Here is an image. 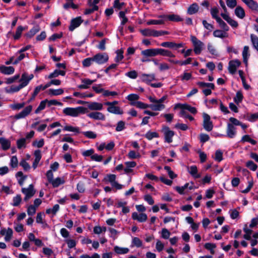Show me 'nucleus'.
<instances>
[{
  "label": "nucleus",
  "mask_w": 258,
  "mask_h": 258,
  "mask_svg": "<svg viewBox=\"0 0 258 258\" xmlns=\"http://www.w3.org/2000/svg\"><path fill=\"white\" fill-rule=\"evenodd\" d=\"M87 112V109L83 106H79L76 108L67 107L63 109L64 114L73 117H77L80 114H84Z\"/></svg>",
  "instance_id": "obj_1"
},
{
  "label": "nucleus",
  "mask_w": 258,
  "mask_h": 258,
  "mask_svg": "<svg viewBox=\"0 0 258 258\" xmlns=\"http://www.w3.org/2000/svg\"><path fill=\"white\" fill-rule=\"evenodd\" d=\"M190 40L193 44L194 51L196 54H199L204 49L205 44L196 36H190Z\"/></svg>",
  "instance_id": "obj_2"
},
{
  "label": "nucleus",
  "mask_w": 258,
  "mask_h": 258,
  "mask_svg": "<svg viewBox=\"0 0 258 258\" xmlns=\"http://www.w3.org/2000/svg\"><path fill=\"white\" fill-rule=\"evenodd\" d=\"M148 98L150 102L152 103V104H150L149 106V108H150L152 110L154 111H160L165 108V105L162 103H159L157 99L155 97L150 96Z\"/></svg>",
  "instance_id": "obj_3"
},
{
  "label": "nucleus",
  "mask_w": 258,
  "mask_h": 258,
  "mask_svg": "<svg viewBox=\"0 0 258 258\" xmlns=\"http://www.w3.org/2000/svg\"><path fill=\"white\" fill-rule=\"evenodd\" d=\"M21 191L25 196L24 198V200L25 201H27L32 198L36 192L32 184H30L27 188H22Z\"/></svg>",
  "instance_id": "obj_4"
},
{
  "label": "nucleus",
  "mask_w": 258,
  "mask_h": 258,
  "mask_svg": "<svg viewBox=\"0 0 258 258\" xmlns=\"http://www.w3.org/2000/svg\"><path fill=\"white\" fill-rule=\"evenodd\" d=\"M203 127L204 129L210 132L213 130V124L212 121L211 120L210 115L206 113L203 114Z\"/></svg>",
  "instance_id": "obj_5"
},
{
  "label": "nucleus",
  "mask_w": 258,
  "mask_h": 258,
  "mask_svg": "<svg viewBox=\"0 0 258 258\" xmlns=\"http://www.w3.org/2000/svg\"><path fill=\"white\" fill-rule=\"evenodd\" d=\"M162 132L164 134L165 142L170 143L172 142V137L174 135V132L170 130L167 126H163Z\"/></svg>",
  "instance_id": "obj_6"
},
{
  "label": "nucleus",
  "mask_w": 258,
  "mask_h": 258,
  "mask_svg": "<svg viewBox=\"0 0 258 258\" xmlns=\"http://www.w3.org/2000/svg\"><path fill=\"white\" fill-rule=\"evenodd\" d=\"M241 62L238 59L230 60L228 63V70L231 74H234L237 69L240 66Z\"/></svg>",
  "instance_id": "obj_7"
},
{
  "label": "nucleus",
  "mask_w": 258,
  "mask_h": 258,
  "mask_svg": "<svg viewBox=\"0 0 258 258\" xmlns=\"http://www.w3.org/2000/svg\"><path fill=\"white\" fill-rule=\"evenodd\" d=\"M32 110V106L28 105L19 113L16 114L14 118L16 119L24 118L30 114Z\"/></svg>",
  "instance_id": "obj_8"
},
{
  "label": "nucleus",
  "mask_w": 258,
  "mask_h": 258,
  "mask_svg": "<svg viewBox=\"0 0 258 258\" xmlns=\"http://www.w3.org/2000/svg\"><path fill=\"white\" fill-rule=\"evenodd\" d=\"M94 61L98 64H102L108 60V56L106 53H98L93 57Z\"/></svg>",
  "instance_id": "obj_9"
},
{
  "label": "nucleus",
  "mask_w": 258,
  "mask_h": 258,
  "mask_svg": "<svg viewBox=\"0 0 258 258\" xmlns=\"http://www.w3.org/2000/svg\"><path fill=\"white\" fill-rule=\"evenodd\" d=\"M141 81L147 84H150L151 82L156 80L155 75L154 74H145L141 75Z\"/></svg>",
  "instance_id": "obj_10"
},
{
  "label": "nucleus",
  "mask_w": 258,
  "mask_h": 258,
  "mask_svg": "<svg viewBox=\"0 0 258 258\" xmlns=\"http://www.w3.org/2000/svg\"><path fill=\"white\" fill-rule=\"evenodd\" d=\"M226 134L227 136L231 139L233 138L236 134V127L230 123L227 124Z\"/></svg>",
  "instance_id": "obj_11"
},
{
  "label": "nucleus",
  "mask_w": 258,
  "mask_h": 258,
  "mask_svg": "<svg viewBox=\"0 0 258 258\" xmlns=\"http://www.w3.org/2000/svg\"><path fill=\"white\" fill-rule=\"evenodd\" d=\"M83 22L81 17H78L72 20L71 25L69 27V30L73 31L75 28L79 27Z\"/></svg>",
  "instance_id": "obj_12"
},
{
  "label": "nucleus",
  "mask_w": 258,
  "mask_h": 258,
  "mask_svg": "<svg viewBox=\"0 0 258 258\" xmlns=\"http://www.w3.org/2000/svg\"><path fill=\"white\" fill-rule=\"evenodd\" d=\"M132 218L140 222H144L147 220L148 217L147 215L145 213L138 214L137 212H134L132 214Z\"/></svg>",
  "instance_id": "obj_13"
},
{
  "label": "nucleus",
  "mask_w": 258,
  "mask_h": 258,
  "mask_svg": "<svg viewBox=\"0 0 258 258\" xmlns=\"http://www.w3.org/2000/svg\"><path fill=\"white\" fill-rule=\"evenodd\" d=\"M222 18L227 22V23L233 28H237L238 26V23L230 17L228 15L225 13L221 14Z\"/></svg>",
  "instance_id": "obj_14"
},
{
  "label": "nucleus",
  "mask_w": 258,
  "mask_h": 258,
  "mask_svg": "<svg viewBox=\"0 0 258 258\" xmlns=\"http://www.w3.org/2000/svg\"><path fill=\"white\" fill-rule=\"evenodd\" d=\"M0 233L2 235H5V241H9L11 239L13 235V230L11 228H9L8 229H2Z\"/></svg>",
  "instance_id": "obj_15"
},
{
  "label": "nucleus",
  "mask_w": 258,
  "mask_h": 258,
  "mask_svg": "<svg viewBox=\"0 0 258 258\" xmlns=\"http://www.w3.org/2000/svg\"><path fill=\"white\" fill-rule=\"evenodd\" d=\"M88 116L95 120H104L105 119V115L100 112H92L88 114Z\"/></svg>",
  "instance_id": "obj_16"
},
{
  "label": "nucleus",
  "mask_w": 258,
  "mask_h": 258,
  "mask_svg": "<svg viewBox=\"0 0 258 258\" xmlns=\"http://www.w3.org/2000/svg\"><path fill=\"white\" fill-rule=\"evenodd\" d=\"M88 107L91 110H101L103 109V104L96 102H88Z\"/></svg>",
  "instance_id": "obj_17"
},
{
  "label": "nucleus",
  "mask_w": 258,
  "mask_h": 258,
  "mask_svg": "<svg viewBox=\"0 0 258 258\" xmlns=\"http://www.w3.org/2000/svg\"><path fill=\"white\" fill-rule=\"evenodd\" d=\"M141 53L146 56H154L158 55V48L146 49L142 51Z\"/></svg>",
  "instance_id": "obj_18"
},
{
  "label": "nucleus",
  "mask_w": 258,
  "mask_h": 258,
  "mask_svg": "<svg viewBox=\"0 0 258 258\" xmlns=\"http://www.w3.org/2000/svg\"><path fill=\"white\" fill-rule=\"evenodd\" d=\"M95 81L96 80H91L89 79H82V82L83 84L78 86V88L81 89H88L89 87V86Z\"/></svg>",
  "instance_id": "obj_19"
},
{
  "label": "nucleus",
  "mask_w": 258,
  "mask_h": 258,
  "mask_svg": "<svg viewBox=\"0 0 258 258\" xmlns=\"http://www.w3.org/2000/svg\"><path fill=\"white\" fill-rule=\"evenodd\" d=\"M244 2L250 9L253 11L258 12V4L253 0H241Z\"/></svg>",
  "instance_id": "obj_20"
},
{
  "label": "nucleus",
  "mask_w": 258,
  "mask_h": 258,
  "mask_svg": "<svg viewBox=\"0 0 258 258\" xmlns=\"http://www.w3.org/2000/svg\"><path fill=\"white\" fill-rule=\"evenodd\" d=\"M15 69L13 67H6L2 65L0 66V72L5 75H11L14 73Z\"/></svg>",
  "instance_id": "obj_21"
},
{
  "label": "nucleus",
  "mask_w": 258,
  "mask_h": 258,
  "mask_svg": "<svg viewBox=\"0 0 258 258\" xmlns=\"http://www.w3.org/2000/svg\"><path fill=\"white\" fill-rule=\"evenodd\" d=\"M108 107L107 109V110L111 113L115 114H123V111L120 109L119 106H112V105H108Z\"/></svg>",
  "instance_id": "obj_22"
},
{
  "label": "nucleus",
  "mask_w": 258,
  "mask_h": 258,
  "mask_svg": "<svg viewBox=\"0 0 258 258\" xmlns=\"http://www.w3.org/2000/svg\"><path fill=\"white\" fill-rule=\"evenodd\" d=\"M0 144L2 149L5 151L8 150L11 147L10 141L4 138H0Z\"/></svg>",
  "instance_id": "obj_23"
},
{
  "label": "nucleus",
  "mask_w": 258,
  "mask_h": 258,
  "mask_svg": "<svg viewBox=\"0 0 258 258\" xmlns=\"http://www.w3.org/2000/svg\"><path fill=\"white\" fill-rule=\"evenodd\" d=\"M33 77L34 76L33 74L28 75L27 74L24 73L22 74L20 81L23 84H25V86H26L28 84L29 81L32 80Z\"/></svg>",
  "instance_id": "obj_24"
},
{
  "label": "nucleus",
  "mask_w": 258,
  "mask_h": 258,
  "mask_svg": "<svg viewBox=\"0 0 258 258\" xmlns=\"http://www.w3.org/2000/svg\"><path fill=\"white\" fill-rule=\"evenodd\" d=\"M249 47L248 46H244L242 51V57L244 63L246 66L248 64V59L250 56L249 52Z\"/></svg>",
  "instance_id": "obj_25"
},
{
  "label": "nucleus",
  "mask_w": 258,
  "mask_h": 258,
  "mask_svg": "<svg viewBox=\"0 0 258 258\" xmlns=\"http://www.w3.org/2000/svg\"><path fill=\"white\" fill-rule=\"evenodd\" d=\"M180 107L181 108L183 109H186L189 112L193 114H196L197 112V109L195 107H192L188 104H178L176 105L175 107Z\"/></svg>",
  "instance_id": "obj_26"
},
{
  "label": "nucleus",
  "mask_w": 258,
  "mask_h": 258,
  "mask_svg": "<svg viewBox=\"0 0 258 258\" xmlns=\"http://www.w3.org/2000/svg\"><path fill=\"white\" fill-rule=\"evenodd\" d=\"M25 84H23L22 82L18 86H12L9 89H6V92L8 93H12L17 92L19 91L22 88L25 87Z\"/></svg>",
  "instance_id": "obj_27"
},
{
  "label": "nucleus",
  "mask_w": 258,
  "mask_h": 258,
  "mask_svg": "<svg viewBox=\"0 0 258 258\" xmlns=\"http://www.w3.org/2000/svg\"><path fill=\"white\" fill-rule=\"evenodd\" d=\"M199 9V7L196 3L191 5L187 9V13L189 15H193L197 13Z\"/></svg>",
  "instance_id": "obj_28"
},
{
  "label": "nucleus",
  "mask_w": 258,
  "mask_h": 258,
  "mask_svg": "<svg viewBox=\"0 0 258 258\" xmlns=\"http://www.w3.org/2000/svg\"><path fill=\"white\" fill-rule=\"evenodd\" d=\"M188 171L189 173L195 178H200V174L198 173V169L196 166L193 165L188 167Z\"/></svg>",
  "instance_id": "obj_29"
},
{
  "label": "nucleus",
  "mask_w": 258,
  "mask_h": 258,
  "mask_svg": "<svg viewBox=\"0 0 258 258\" xmlns=\"http://www.w3.org/2000/svg\"><path fill=\"white\" fill-rule=\"evenodd\" d=\"M213 35L215 37L224 38L228 37V33L224 31L216 30L213 32Z\"/></svg>",
  "instance_id": "obj_30"
},
{
  "label": "nucleus",
  "mask_w": 258,
  "mask_h": 258,
  "mask_svg": "<svg viewBox=\"0 0 258 258\" xmlns=\"http://www.w3.org/2000/svg\"><path fill=\"white\" fill-rule=\"evenodd\" d=\"M235 14L240 19H243L245 17L244 10L240 6L237 7L235 9Z\"/></svg>",
  "instance_id": "obj_31"
},
{
  "label": "nucleus",
  "mask_w": 258,
  "mask_h": 258,
  "mask_svg": "<svg viewBox=\"0 0 258 258\" xmlns=\"http://www.w3.org/2000/svg\"><path fill=\"white\" fill-rule=\"evenodd\" d=\"M167 19L169 21L176 22H181L183 21V19L181 18L179 15L176 14L168 15Z\"/></svg>",
  "instance_id": "obj_32"
},
{
  "label": "nucleus",
  "mask_w": 258,
  "mask_h": 258,
  "mask_svg": "<svg viewBox=\"0 0 258 258\" xmlns=\"http://www.w3.org/2000/svg\"><path fill=\"white\" fill-rule=\"evenodd\" d=\"M40 30V28L39 26L36 25L34 26L32 29H31L26 34V36L29 38H31L33 37L35 34L38 32Z\"/></svg>",
  "instance_id": "obj_33"
},
{
  "label": "nucleus",
  "mask_w": 258,
  "mask_h": 258,
  "mask_svg": "<svg viewBox=\"0 0 258 258\" xmlns=\"http://www.w3.org/2000/svg\"><path fill=\"white\" fill-rule=\"evenodd\" d=\"M52 184L53 187H57L61 184L64 183V180L63 178L60 177H57L55 179H53L50 182Z\"/></svg>",
  "instance_id": "obj_34"
},
{
  "label": "nucleus",
  "mask_w": 258,
  "mask_h": 258,
  "mask_svg": "<svg viewBox=\"0 0 258 258\" xmlns=\"http://www.w3.org/2000/svg\"><path fill=\"white\" fill-rule=\"evenodd\" d=\"M158 54L171 57H175V55L171 51L162 48H158Z\"/></svg>",
  "instance_id": "obj_35"
},
{
  "label": "nucleus",
  "mask_w": 258,
  "mask_h": 258,
  "mask_svg": "<svg viewBox=\"0 0 258 258\" xmlns=\"http://www.w3.org/2000/svg\"><path fill=\"white\" fill-rule=\"evenodd\" d=\"M130 104L141 109L149 108V105L145 104L141 101L132 102Z\"/></svg>",
  "instance_id": "obj_36"
},
{
  "label": "nucleus",
  "mask_w": 258,
  "mask_h": 258,
  "mask_svg": "<svg viewBox=\"0 0 258 258\" xmlns=\"http://www.w3.org/2000/svg\"><path fill=\"white\" fill-rule=\"evenodd\" d=\"M140 32L142 33V34L145 36H154V30H152L148 28L142 29L140 30Z\"/></svg>",
  "instance_id": "obj_37"
},
{
  "label": "nucleus",
  "mask_w": 258,
  "mask_h": 258,
  "mask_svg": "<svg viewBox=\"0 0 258 258\" xmlns=\"http://www.w3.org/2000/svg\"><path fill=\"white\" fill-rule=\"evenodd\" d=\"M114 250L116 253L121 254L127 253L129 251V249L128 248H123L115 246L114 247Z\"/></svg>",
  "instance_id": "obj_38"
},
{
  "label": "nucleus",
  "mask_w": 258,
  "mask_h": 258,
  "mask_svg": "<svg viewBox=\"0 0 258 258\" xmlns=\"http://www.w3.org/2000/svg\"><path fill=\"white\" fill-rule=\"evenodd\" d=\"M250 37L253 47L258 51V37L251 34Z\"/></svg>",
  "instance_id": "obj_39"
},
{
  "label": "nucleus",
  "mask_w": 258,
  "mask_h": 258,
  "mask_svg": "<svg viewBox=\"0 0 258 258\" xmlns=\"http://www.w3.org/2000/svg\"><path fill=\"white\" fill-rule=\"evenodd\" d=\"M63 93V90L62 89H50L48 90V93L50 95L57 96L62 94Z\"/></svg>",
  "instance_id": "obj_40"
},
{
  "label": "nucleus",
  "mask_w": 258,
  "mask_h": 258,
  "mask_svg": "<svg viewBox=\"0 0 258 258\" xmlns=\"http://www.w3.org/2000/svg\"><path fill=\"white\" fill-rule=\"evenodd\" d=\"M25 105V102L22 103H14L11 104L10 105V108H11L13 110H18L20 109L23 108Z\"/></svg>",
  "instance_id": "obj_41"
},
{
  "label": "nucleus",
  "mask_w": 258,
  "mask_h": 258,
  "mask_svg": "<svg viewBox=\"0 0 258 258\" xmlns=\"http://www.w3.org/2000/svg\"><path fill=\"white\" fill-rule=\"evenodd\" d=\"M108 39L104 38L102 39L99 44L97 45V48L101 50H105L106 49V43Z\"/></svg>",
  "instance_id": "obj_42"
},
{
  "label": "nucleus",
  "mask_w": 258,
  "mask_h": 258,
  "mask_svg": "<svg viewBox=\"0 0 258 258\" xmlns=\"http://www.w3.org/2000/svg\"><path fill=\"white\" fill-rule=\"evenodd\" d=\"M197 85L201 88L207 87L212 89H214L215 87L213 83H205L203 82H198Z\"/></svg>",
  "instance_id": "obj_43"
},
{
  "label": "nucleus",
  "mask_w": 258,
  "mask_h": 258,
  "mask_svg": "<svg viewBox=\"0 0 258 258\" xmlns=\"http://www.w3.org/2000/svg\"><path fill=\"white\" fill-rule=\"evenodd\" d=\"M127 156L130 159H134L140 158L141 155L138 152H136L135 151L131 150L128 152Z\"/></svg>",
  "instance_id": "obj_44"
},
{
  "label": "nucleus",
  "mask_w": 258,
  "mask_h": 258,
  "mask_svg": "<svg viewBox=\"0 0 258 258\" xmlns=\"http://www.w3.org/2000/svg\"><path fill=\"white\" fill-rule=\"evenodd\" d=\"M47 101V100L46 99L43 101H42L40 102L38 107L37 108V109L35 111V113H38L40 111L42 110L43 109H44L45 108Z\"/></svg>",
  "instance_id": "obj_45"
},
{
  "label": "nucleus",
  "mask_w": 258,
  "mask_h": 258,
  "mask_svg": "<svg viewBox=\"0 0 258 258\" xmlns=\"http://www.w3.org/2000/svg\"><path fill=\"white\" fill-rule=\"evenodd\" d=\"M216 247V245L215 244L211 243H206L205 244V247L209 250H210V252L212 254H214L215 251L214 249Z\"/></svg>",
  "instance_id": "obj_46"
},
{
  "label": "nucleus",
  "mask_w": 258,
  "mask_h": 258,
  "mask_svg": "<svg viewBox=\"0 0 258 258\" xmlns=\"http://www.w3.org/2000/svg\"><path fill=\"white\" fill-rule=\"evenodd\" d=\"M243 99V95L241 91H238L236 93V96L234 97V101L236 103L239 104L240 103Z\"/></svg>",
  "instance_id": "obj_47"
},
{
  "label": "nucleus",
  "mask_w": 258,
  "mask_h": 258,
  "mask_svg": "<svg viewBox=\"0 0 258 258\" xmlns=\"http://www.w3.org/2000/svg\"><path fill=\"white\" fill-rule=\"evenodd\" d=\"M145 137L149 140H152L154 138H158L159 137L158 133L156 132H147L145 135Z\"/></svg>",
  "instance_id": "obj_48"
},
{
  "label": "nucleus",
  "mask_w": 258,
  "mask_h": 258,
  "mask_svg": "<svg viewBox=\"0 0 258 258\" xmlns=\"http://www.w3.org/2000/svg\"><path fill=\"white\" fill-rule=\"evenodd\" d=\"M83 134L89 139H95L97 137L96 134L92 131L84 132Z\"/></svg>",
  "instance_id": "obj_49"
},
{
  "label": "nucleus",
  "mask_w": 258,
  "mask_h": 258,
  "mask_svg": "<svg viewBox=\"0 0 258 258\" xmlns=\"http://www.w3.org/2000/svg\"><path fill=\"white\" fill-rule=\"evenodd\" d=\"M123 51L121 49L117 50L116 51V56L115 59L116 62H119L123 59Z\"/></svg>",
  "instance_id": "obj_50"
},
{
  "label": "nucleus",
  "mask_w": 258,
  "mask_h": 258,
  "mask_svg": "<svg viewBox=\"0 0 258 258\" xmlns=\"http://www.w3.org/2000/svg\"><path fill=\"white\" fill-rule=\"evenodd\" d=\"M164 21L163 20H151L147 22V24L148 25H160L163 24Z\"/></svg>",
  "instance_id": "obj_51"
},
{
  "label": "nucleus",
  "mask_w": 258,
  "mask_h": 258,
  "mask_svg": "<svg viewBox=\"0 0 258 258\" xmlns=\"http://www.w3.org/2000/svg\"><path fill=\"white\" fill-rule=\"evenodd\" d=\"M13 205L14 206H18L19 205L22 201V198L20 195H18L16 197H14Z\"/></svg>",
  "instance_id": "obj_52"
},
{
  "label": "nucleus",
  "mask_w": 258,
  "mask_h": 258,
  "mask_svg": "<svg viewBox=\"0 0 258 258\" xmlns=\"http://www.w3.org/2000/svg\"><path fill=\"white\" fill-rule=\"evenodd\" d=\"M223 159V153L221 150H217L215 152V160L220 162Z\"/></svg>",
  "instance_id": "obj_53"
},
{
  "label": "nucleus",
  "mask_w": 258,
  "mask_h": 258,
  "mask_svg": "<svg viewBox=\"0 0 258 258\" xmlns=\"http://www.w3.org/2000/svg\"><path fill=\"white\" fill-rule=\"evenodd\" d=\"M93 61H94L93 57L87 58L83 61V65L85 67H88L91 66Z\"/></svg>",
  "instance_id": "obj_54"
},
{
  "label": "nucleus",
  "mask_w": 258,
  "mask_h": 258,
  "mask_svg": "<svg viewBox=\"0 0 258 258\" xmlns=\"http://www.w3.org/2000/svg\"><path fill=\"white\" fill-rule=\"evenodd\" d=\"M170 235V232L166 228H163L161 231V237L164 239L169 238Z\"/></svg>",
  "instance_id": "obj_55"
},
{
  "label": "nucleus",
  "mask_w": 258,
  "mask_h": 258,
  "mask_svg": "<svg viewBox=\"0 0 258 258\" xmlns=\"http://www.w3.org/2000/svg\"><path fill=\"white\" fill-rule=\"evenodd\" d=\"M132 244L136 247H140L142 245V242L138 237H134L132 240Z\"/></svg>",
  "instance_id": "obj_56"
},
{
  "label": "nucleus",
  "mask_w": 258,
  "mask_h": 258,
  "mask_svg": "<svg viewBox=\"0 0 258 258\" xmlns=\"http://www.w3.org/2000/svg\"><path fill=\"white\" fill-rule=\"evenodd\" d=\"M126 99L132 102H136L135 101L138 100L139 99V96L136 94H131L128 95Z\"/></svg>",
  "instance_id": "obj_57"
},
{
  "label": "nucleus",
  "mask_w": 258,
  "mask_h": 258,
  "mask_svg": "<svg viewBox=\"0 0 258 258\" xmlns=\"http://www.w3.org/2000/svg\"><path fill=\"white\" fill-rule=\"evenodd\" d=\"M26 139L21 138L18 140L17 141V146L18 149H21L22 147H25Z\"/></svg>",
  "instance_id": "obj_58"
},
{
  "label": "nucleus",
  "mask_w": 258,
  "mask_h": 258,
  "mask_svg": "<svg viewBox=\"0 0 258 258\" xmlns=\"http://www.w3.org/2000/svg\"><path fill=\"white\" fill-rule=\"evenodd\" d=\"M125 128V122L123 121H119L117 124L115 130L117 132H120Z\"/></svg>",
  "instance_id": "obj_59"
},
{
  "label": "nucleus",
  "mask_w": 258,
  "mask_h": 258,
  "mask_svg": "<svg viewBox=\"0 0 258 258\" xmlns=\"http://www.w3.org/2000/svg\"><path fill=\"white\" fill-rule=\"evenodd\" d=\"M18 164V161L17 157L16 156H13L12 157L10 162V165L12 168H16L17 167Z\"/></svg>",
  "instance_id": "obj_60"
},
{
  "label": "nucleus",
  "mask_w": 258,
  "mask_h": 258,
  "mask_svg": "<svg viewBox=\"0 0 258 258\" xmlns=\"http://www.w3.org/2000/svg\"><path fill=\"white\" fill-rule=\"evenodd\" d=\"M125 76L131 79H135L138 77V73L136 71L134 70L126 73Z\"/></svg>",
  "instance_id": "obj_61"
},
{
  "label": "nucleus",
  "mask_w": 258,
  "mask_h": 258,
  "mask_svg": "<svg viewBox=\"0 0 258 258\" xmlns=\"http://www.w3.org/2000/svg\"><path fill=\"white\" fill-rule=\"evenodd\" d=\"M246 166L252 171H255L257 168V166L252 161H248L246 163Z\"/></svg>",
  "instance_id": "obj_62"
},
{
  "label": "nucleus",
  "mask_w": 258,
  "mask_h": 258,
  "mask_svg": "<svg viewBox=\"0 0 258 258\" xmlns=\"http://www.w3.org/2000/svg\"><path fill=\"white\" fill-rule=\"evenodd\" d=\"M24 30V28L21 26H19L17 29V31H16V34L14 36V39H18L20 38V37L21 36V33L22 32V31H23Z\"/></svg>",
  "instance_id": "obj_63"
},
{
  "label": "nucleus",
  "mask_w": 258,
  "mask_h": 258,
  "mask_svg": "<svg viewBox=\"0 0 258 258\" xmlns=\"http://www.w3.org/2000/svg\"><path fill=\"white\" fill-rule=\"evenodd\" d=\"M36 208L34 206L30 205L28 207L27 213L28 215L32 216L36 213Z\"/></svg>",
  "instance_id": "obj_64"
}]
</instances>
